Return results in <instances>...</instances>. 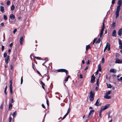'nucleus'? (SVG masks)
Returning a JSON list of instances; mask_svg holds the SVG:
<instances>
[{"label": "nucleus", "mask_w": 122, "mask_h": 122, "mask_svg": "<svg viewBox=\"0 0 122 122\" xmlns=\"http://www.w3.org/2000/svg\"><path fill=\"white\" fill-rule=\"evenodd\" d=\"M105 23V20H103V23H102V28L101 30V32L100 33V38L96 42V43H99L100 41V38H101L103 36V31L105 28V26L104 25Z\"/></svg>", "instance_id": "f257e3e1"}, {"label": "nucleus", "mask_w": 122, "mask_h": 122, "mask_svg": "<svg viewBox=\"0 0 122 122\" xmlns=\"http://www.w3.org/2000/svg\"><path fill=\"white\" fill-rule=\"evenodd\" d=\"M120 10V7L117 6V10L116 12V18H117L119 16V10Z\"/></svg>", "instance_id": "f03ea898"}, {"label": "nucleus", "mask_w": 122, "mask_h": 122, "mask_svg": "<svg viewBox=\"0 0 122 122\" xmlns=\"http://www.w3.org/2000/svg\"><path fill=\"white\" fill-rule=\"evenodd\" d=\"M110 106V104H107L106 105L104 106H103L101 107V110L102 111H103V110H105L108 108Z\"/></svg>", "instance_id": "7ed1b4c3"}, {"label": "nucleus", "mask_w": 122, "mask_h": 122, "mask_svg": "<svg viewBox=\"0 0 122 122\" xmlns=\"http://www.w3.org/2000/svg\"><path fill=\"white\" fill-rule=\"evenodd\" d=\"M100 99H98L97 101L96 102L95 104V105L97 106H98L100 105L101 104V103L100 102Z\"/></svg>", "instance_id": "20e7f679"}, {"label": "nucleus", "mask_w": 122, "mask_h": 122, "mask_svg": "<svg viewBox=\"0 0 122 122\" xmlns=\"http://www.w3.org/2000/svg\"><path fill=\"white\" fill-rule=\"evenodd\" d=\"M58 72H64L66 73V75L68 74V72L65 69H61L58 70Z\"/></svg>", "instance_id": "39448f33"}, {"label": "nucleus", "mask_w": 122, "mask_h": 122, "mask_svg": "<svg viewBox=\"0 0 122 122\" xmlns=\"http://www.w3.org/2000/svg\"><path fill=\"white\" fill-rule=\"evenodd\" d=\"M10 61V59L9 57L8 56H7L5 59V63L6 64H7Z\"/></svg>", "instance_id": "423d86ee"}, {"label": "nucleus", "mask_w": 122, "mask_h": 122, "mask_svg": "<svg viewBox=\"0 0 122 122\" xmlns=\"http://www.w3.org/2000/svg\"><path fill=\"white\" fill-rule=\"evenodd\" d=\"M118 34L120 36H121L122 35V28L120 29L118 31Z\"/></svg>", "instance_id": "0eeeda50"}, {"label": "nucleus", "mask_w": 122, "mask_h": 122, "mask_svg": "<svg viewBox=\"0 0 122 122\" xmlns=\"http://www.w3.org/2000/svg\"><path fill=\"white\" fill-rule=\"evenodd\" d=\"M95 79V77L93 76V75L91 77V83H93L94 82Z\"/></svg>", "instance_id": "6e6552de"}, {"label": "nucleus", "mask_w": 122, "mask_h": 122, "mask_svg": "<svg viewBox=\"0 0 122 122\" xmlns=\"http://www.w3.org/2000/svg\"><path fill=\"white\" fill-rule=\"evenodd\" d=\"M115 62L117 63H122V60L116 59Z\"/></svg>", "instance_id": "1a4fd4ad"}, {"label": "nucleus", "mask_w": 122, "mask_h": 122, "mask_svg": "<svg viewBox=\"0 0 122 122\" xmlns=\"http://www.w3.org/2000/svg\"><path fill=\"white\" fill-rule=\"evenodd\" d=\"M94 112V110H90L89 114L88 117H90V116L91 115H92V113Z\"/></svg>", "instance_id": "9d476101"}, {"label": "nucleus", "mask_w": 122, "mask_h": 122, "mask_svg": "<svg viewBox=\"0 0 122 122\" xmlns=\"http://www.w3.org/2000/svg\"><path fill=\"white\" fill-rule=\"evenodd\" d=\"M110 71L111 72L116 73L117 72V70L116 69H110Z\"/></svg>", "instance_id": "9b49d317"}, {"label": "nucleus", "mask_w": 122, "mask_h": 122, "mask_svg": "<svg viewBox=\"0 0 122 122\" xmlns=\"http://www.w3.org/2000/svg\"><path fill=\"white\" fill-rule=\"evenodd\" d=\"M24 40L23 37H21L20 38V44L21 45L24 42Z\"/></svg>", "instance_id": "f8f14e48"}, {"label": "nucleus", "mask_w": 122, "mask_h": 122, "mask_svg": "<svg viewBox=\"0 0 122 122\" xmlns=\"http://www.w3.org/2000/svg\"><path fill=\"white\" fill-rule=\"evenodd\" d=\"M12 107V105L11 103H9V111H10Z\"/></svg>", "instance_id": "ddd939ff"}, {"label": "nucleus", "mask_w": 122, "mask_h": 122, "mask_svg": "<svg viewBox=\"0 0 122 122\" xmlns=\"http://www.w3.org/2000/svg\"><path fill=\"white\" fill-rule=\"evenodd\" d=\"M104 97L106 99H109L111 98V97L110 96H108V95L105 94V95L104 96Z\"/></svg>", "instance_id": "4468645a"}, {"label": "nucleus", "mask_w": 122, "mask_h": 122, "mask_svg": "<svg viewBox=\"0 0 122 122\" xmlns=\"http://www.w3.org/2000/svg\"><path fill=\"white\" fill-rule=\"evenodd\" d=\"M112 36H113L116 37V31L115 30H114L112 32Z\"/></svg>", "instance_id": "2eb2a0df"}, {"label": "nucleus", "mask_w": 122, "mask_h": 122, "mask_svg": "<svg viewBox=\"0 0 122 122\" xmlns=\"http://www.w3.org/2000/svg\"><path fill=\"white\" fill-rule=\"evenodd\" d=\"M95 95L94 93L92 91L90 92V97H94Z\"/></svg>", "instance_id": "dca6fc26"}, {"label": "nucleus", "mask_w": 122, "mask_h": 122, "mask_svg": "<svg viewBox=\"0 0 122 122\" xmlns=\"http://www.w3.org/2000/svg\"><path fill=\"white\" fill-rule=\"evenodd\" d=\"M10 18L12 20H13L15 18V17L14 15L12 14H11L10 15Z\"/></svg>", "instance_id": "f3484780"}, {"label": "nucleus", "mask_w": 122, "mask_h": 122, "mask_svg": "<svg viewBox=\"0 0 122 122\" xmlns=\"http://www.w3.org/2000/svg\"><path fill=\"white\" fill-rule=\"evenodd\" d=\"M122 2L121 0H119L118 2V5L117 6L120 7L121 6Z\"/></svg>", "instance_id": "a211bd4d"}, {"label": "nucleus", "mask_w": 122, "mask_h": 122, "mask_svg": "<svg viewBox=\"0 0 122 122\" xmlns=\"http://www.w3.org/2000/svg\"><path fill=\"white\" fill-rule=\"evenodd\" d=\"M102 70L101 65V64H100L98 65V69L97 71L98 70L100 71H101Z\"/></svg>", "instance_id": "6ab92c4d"}, {"label": "nucleus", "mask_w": 122, "mask_h": 122, "mask_svg": "<svg viewBox=\"0 0 122 122\" xmlns=\"http://www.w3.org/2000/svg\"><path fill=\"white\" fill-rule=\"evenodd\" d=\"M0 10L2 13H4V9L3 6H1V7Z\"/></svg>", "instance_id": "aec40b11"}, {"label": "nucleus", "mask_w": 122, "mask_h": 122, "mask_svg": "<svg viewBox=\"0 0 122 122\" xmlns=\"http://www.w3.org/2000/svg\"><path fill=\"white\" fill-rule=\"evenodd\" d=\"M9 87L10 88H12V81L11 80H10L9 83Z\"/></svg>", "instance_id": "412c9836"}, {"label": "nucleus", "mask_w": 122, "mask_h": 122, "mask_svg": "<svg viewBox=\"0 0 122 122\" xmlns=\"http://www.w3.org/2000/svg\"><path fill=\"white\" fill-rule=\"evenodd\" d=\"M41 83L42 84V88L45 89V88L44 87V86L45 85V84L42 81H41Z\"/></svg>", "instance_id": "4be33fe9"}, {"label": "nucleus", "mask_w": 122, "mask_h": 122, "mask_svg": "<svg viewBox=\"0 0 122 122\" xmlns=\"http://www.w3.org/2000/svg\"><path fill=\"white\" fill-rule=\"evenodd\" d=\"M70 77V76H68L67 77L65 78L64 80V81H65L66 82L67 81H68V79Z\"/></svg>", "instance_id": "5701e85b"}, {"label": "nucleus", "mask_w": 122, "mask_h": 122, "mask_svg": "<svg viewBox=\"0 0 122 122\" xmlns=\"http://www.w3.org/2000/svg\"><path fill=\"white\" fill-rule=\"evenodd\" d=\"M118 40L119 44L120 45H122V41L119 39H118Z\"/></svg>", "instance_id": "b1692460"}, {"label": "nucleus", "mask_w": 122, "mask_h": 122, "mask_svg": "<svg viewBox=\"0 0 122 122\" xmlns=\"http://www.w3.org/2000/svg\"><path fill=\"white\" fill-rule=\"evenodd\" d=\"M90 100L91 101H93L94 99V97H89Z\"/></svg>", "instance_id": "393cba45"}, {"label": "nucleus", "mask_w": 122, "mask_h": 122, "mask_svg": "<svg viewBox=\"0 0 122 122\" xmlns=\"http://www.w3.org/2000/svg\"><path fill=\"white\" fill-rule=\"evenodd\" d=\"M108 44V42H107V43L106 45V46H105V48L104 50V52H105V51L106 50V49L107 48L108 46H107V45Z\"/></svg>", "instance_id": "a878e982"}, {"label": "nucleus", "mask_w": 122, "mask_h": 122, "mask_svg": "<svg viewBox=\"0 0 122 122\" xmlns=\"http://www.w3.org/2000/svg\"><path fill=\"white\" fill-rule=\"evenodd\" d=\"M91 48L90 46L89 45L86 46V50H87Z\"/></svg>", "instance_id": "bb28decb"}, {"label": "nucleus", "mask_w": 122, "mask_h": 122, "mask_svg": "<svg viewBox=\"0 0 122 122\" xmlns=\"http://www.w3.org/2000/svg\"><path fill=\"white\" fill-rule=\"evenodd\" d=\"M111 91H109L107 92L106 93V95H110L111 94Z\"/></svg>", "instance_id": "cd10ccee"}, {"label": "nucleus", "mask_w": 122, "mask_h": 122, "mask_svg": "<svg viewBox=\"0 0 122 122\" xmlns=\"http://www.w3.org/2000/svg\"><path fill=\"white\" fill-rule=\"evenodd\" d=\"M99 79H97V83H96V84L97 86H99Z\"/></svg>", "instance_id": "c85d7f7f"}, {"label": "nucleus", "mask_w": 122, "mask_h": 122, "mask_svg": "<svg viewBox=\"0 0 122 122\" xmlns=\"http://www.w3.org/2000/svg\"><path fill=\"white\" fill-rule=\"evenodd\" d=\"M103 111H101V110L99 112V117H102V115H101V112H102Z\"/></svg>", "instance_id": "c756f323"}, {"label": "nucleus", "mask_w": 122, "mask_h": 122, "mask_svg": "<svg viewBox=\"0 0 122 122\" xmlns=\"http://www.w3.org/2000/svg\"><path fill=\"white\" fill-rule=\"evenodd\" d=\"M16 111H15L13 113V116L14 117H15L16 116Z\"/></svg>", "instance_id": "7c9ffc66"}, {"label": "nucleus", "mask_w": 122, "mask_h": 122, "mask_svg": "<svg viewBox=\"0 0 122 122\" xmlns=\"http://www.w3.org/2000/svg\"><path fill=\"white\" fill-rule=\"evenodd\" d=\"M15 7L14 5H12L11 7V10H13L15 9Z\"/></svg>", "instance_id": "2f4dec72"}, {"label": "nucleus", "mask_w": 122, "mask_h": 122, "mask_svg": "<svg viewBox=\"0 0 122 122\" xmlns=\"http://www.w3.org/2000/svg\"><path fill=\"white\" fill-rule=\"evenodd\" d=\"M7 90V86H6V87L5 88V91H4V92L5 94L6 95H7V92H6V91Z\"/></svg>", "instance_id": "473e14b6"}, {"label": "nucleus", "mask_w": 122, "mask_h": 122, "mask_svg": "<svg viewBox=\"0 0 122 122\" xmlns=\"http://www.w3.org/2000/svg\"><path fill=\"white\" fill-rule=\"evenodd\" d=\"M107 86L108 88H111L112 87L111 85L110 84H107Z\"/></svg>", "instance_id": "72a5a7b5"}, {"label": "nucleus", "mask_w": 122, "mask_h": 122, "mask_svg": "<svg viewBox=\"0 0 122 122\" xmlns=\"http://www.w3.org/2000/svg\"><path fill=\"white\" fill-rule=\"evenodd\" d=\"M4 20H6L7 19V16L5 15H4Z\"/></svg>", "instance_id": "f704fd0d"}, {"label": "nucleus", "mask_w": 122, "mask_h": 122, "mask_svg": "<svg viewBox=\"0 0 122 122\" xmlns=\"http://www.w3.org/2000/svg\"><path fill=\"white\" fill-rule=\"evenodd\" d=\"M10 93L11 94H12L13 93L12 88H10Z\"/></svg>", "instance_id": "c9c22d12"}, {"label": "nucleus", "mask_w": 122, "mask_h": 122, "mask_svg": "<svg viewBox=\"0 0 122 122\" xmlns=\"http://www.w3.org/2000/svg\"><path fill=\"white\" fill-rule=\"evenodd\" d=\"M7 54L6 53H5L4 54V57H7Z\"/></svg>", "instance_id": "e433bc0d"}, {"label": "nucleus", "mask_w": 122, "mask_h": 122, "mask_svg": "<svg viewBox=\"0 0 122 122\" xmlns=\"http://www.w3.org/2000/svg\"><path fill=\"white\" fill-rule=\"evenodd\" d=\"M112 26L113 27H115V23L113 22L112 24Z\"/></svg>", "instance_id": "4c0bfd02"}, {"label": "nucleus", "mask_w": 122, "mask_h": 122, "mask_svg": "<svg viewBox=\"0 0 122 122\" xmlns=\"http://www.w3.org/2000/svg\"><path fill=\"white\" fill-rule=\"evenodd\" d=\"M110 113L111 112H109L108 113V117L109 118L110 117H111L110 116Z\"/></svg>", "instance_id": "58836bf2"}, {"label": "nucleus", "mask_w": 122, "mask_h": 122, "mask_svg": "<svg viewBox=\"0 0 122 122\" xmlns=\"http://www.w3.org/2000/svg\"><path fill=\"white\" fill-rule=\"evenodd\" d=\"M107 46H108V50L109 51L110 50V45L108 43L107 45Z\"/></svg>", "instance_id": "ea45409f"}, {"label": "nucleus", "mask_w": 122, "mask_h": 122, "mask_svg": "<svg viewBox=\"0 0 122 122\" xmlns=\"http://www.w3.org/2000/svg\"><path fill=\"white\" fill-rule=\"evenodd\" d=\"M23 82V76H22L21 78V84H22Z\"/></svg>", "instance_id": "a19ab883"}, {"label": "nucleus", "mask_w": 122, "mask_h": 122, "mask_svg": "<svg viewBox=\"0 0 122 122\" xmlns=\"http://www.w3.org/2000/svg\"><path fill=\"white\" fill-rule=\"evenodd\" d=\"M97 38H95V39H94V40H93V45L94 43L95 42L96 43V40L97 39Z\"/></svg>", "instance_id": "79ce46f5"}, {"label": "nucleus", "mask_w": 122, "mask_h": 122, "mask_svg": "<svg viewBox=\"0 0 122 122\" xmlns=\"http://www.w3.org/2000/svg\"><path fill=\"white\" fill-rule=\"evenodd\" d=\"M2 51H3L4 50V46H3V45H2Z\"/></svg>", "instance_id": "37998d69"}, {"label": "nucleus", "mask_w": 122, "mask_h": 122, "mask_svg": "<svg viewBox=\"0 0 122 122\" xmlns=\"http://www.w3.org/2000/svg\"><path fill=\"white\" fill-rule=\"evenodd\" d=\"M36 59H38V60H40L41 59V58L38 57H34Z\"/></svg>", "instance_id": "c03bdc74"}, {"label": "nucleus", "mask_w": 122, "mask_h": 122, "mask_svg": "<svg viewBox=\"0 0 122 122\" xmlns=\"http://www.w3.org/2000/svg\"><path fill=\"white\" fill-rule=\"evenodd\" d=\"M12 118L11 117H10L9 119V122H11V121L12 120Z\"/></svg>", "instance_id": "a18cd8bd"}, {"label": "nucleus", "mask_w": 122, "mask_h": 122, "mask_svg": "<svg viewBox=\"0 0 122 122\" xmlns=\"http://www.w3.org/2000/svg\"><path fill=\"white\" fill-rule=\"evenodd\" d=\"M119 54L118 53H117L115 55V56L116 57H118L119 56Z\"/></svg>", "instance_id": "49530a36"}, {"label": "nucleus", "mask_w": 122, "mask_h": 122, "mask_svg": "<svg viewBox=\"0 0 122 122\" xmlns=\"http://www.w3.org/2000/svg\"><path fill=\"white\" fill-rule=\"evenodd\" d=\"M17 29H15L13 31V33L15 34V33L17 31Z\"/></svg>", "instance_id": "de8ad7c7"}, {"label": "nucleus", "mask_w": 122, "mask_h": 122, "mask_svg": "<svg viewBox=\"0 0 122 122\" xmlns=\"http://www.w3.org/2000/svg\"><path fill=\"white\" fill-rule=\"evenodd\" d=\"M104 61H105V60H104V58H103L102 59V62L103 63H104Z\"/></svg>", "instance_id": "09e8293b"}, {"label": "nucleus", "mask_w": 122, "mask_h": 122, "mask_svg": "<svg viewBox=\"0 0 122 122\" xmlns=\"http://www.w3.org/2000/svg\"><path fill=\"white\" fill-rule=\"evenodd\" d=\"M3 104L1 105L0 106V108L1 109H2L3 108Z\"/></svg>", "instance_id": "8fccbe9b"}, {"label": "nucleus", "mask_w": 122, "mask_h": 122, "mask_svg": "<svg viewBox=\"0 0 122 122\" xmlns=\"http://www.w3.org/2000/svg\"><path fill=\"white\" fill-rule=\"evenodd\" d=\"M115 0H112V4H114L115 3Z\"/></svg>", "instance_id": "3c124183"}, {"label": "nucleus", "mask_w": 122, "mask_h": 122, "mask_svg": "<svg viewBox=\"0 0 122 122\" xmlns=\"http://www.w3.org/2000/svg\"><path fill=\"white\" fill-rule=\"evenodd\" d=\"M70 110H71V109L70 108V107H69V108L68 109V111L67 112L69 113V112H70Z\"/></svg>", "instance_id": "603ef678"}, {"label": "nucleus", "mask_w": 122, "mask_h": 122, "mask_svg": "<svg viewBox=\"0 0 122 122\" xmlns=\"http://www.w3.org/2000/svg\"><path fill=\"white\" fill-rule=\"evenodd\" d=\"M10 3V1H8L7 2V5H9Z\"/></svg>", "instance_id": "864d4df0"}, {"label": "nucleus", "mask_w": 122, "mask_h": 122, "mask_svg": "<svg viewBox=\"0 0 122 122\" xmlns=\"http://www.w3.org/2000/svg\"><path fill=\"white\" fill-rule=\"evenodd\" d=\"M119 48L120 49H122V45H120L119 46Z\"/></svg>", "instance_id": "5fc2aeb1"}, {"label": "nucleus", "mask_w": 122, "mask_h": 122, "mask_svg": "<svg viewBox=\"0 0 122 122\" xmlns=\"http://www.w3.org/2000/svg\"><path fill=\"white\" fill-rule=\"evenodd\" d=\"M11 103H13L14 102V100H13L12 98L11 99Z\"/></svg>", "instance_id": "6e6d98bb"}, {"label": "nucleus", "mask_w": 122, "mask_h": 122, "mask_svg": "<svg viewBox=\"0 0 122 122\" xmlns=\"http://www.w3.org/2000/svg\"><path fill=\"white\" fill-rule=\"evenodd\" d=\"M13 45V43H11L10 45H9V46L10 47H11L12 45Z\"/></svg>", "instance_id": "4d7b16f0"}, {"label": "nucleus", "mask_w": 122, "mask_h": 122, "mask_svg": "<svg viewBox=\"0 0 122 122\" xmlns=\"http://www.w3.org/2000/svg\"><path fill=\"white\" fill-rule=\"evenodd\" d=\"M83 77L82 75L81 74H80L79 78H83Z\"/></svg>", "instance_id": "13d9d810"}, {"label": "nucleus", "mask_w": 122, "mask_h": 122, "mask_svg": "<svg viewBox=\"0 0 122 122\" xmlns=\"http://www.w3.org/2000/svg\"><path fill=\"white\" fill-rule=\"evenodd\" d=\"M117 80H121L122 81V77H120V79H118Z\"/></svg>", "instance_id": "bf43d9fd"}, {"label": "nucleus", "mask_w": 122, "mask_h": 122, "mask_svg": "<svg viewBox=\"0 0 122 122\" xmlns=\"http://www.w3.org/2000/svg\"><path fill=\"white\" fill-rule=\"evenodd\" d=\"M42 107H43V108H45V107L44 105L43 104H42Z\"/></svg>", "instance_id": "052dcab7"}, {"label": "nucleus", "mask_w": 122, "mask_h": 122, "mask_svg": "<svg viewBox=\"0 0 122 122\" xmlns=\"http://www.w3.org/2000/svg\"><path fill=\"white\" fill-rule=\"evenodd\" d=\"M46 103L48 106H49V102L47 100H46Z\"/></svg>", "instance_id": "680f3d73"}, {"label": "nucleus", "mask_w": 122, "mask_h": 122, "mask_svg": "<svg viewBox=\"0 0 122 122\" xmlns=\"http://www.w3.org/2000/svg\"><path fill=\"white\" fill-rule=\"evenodd\" d=\"M37 71L38 74L39 75H40L41 76V74L38 71Z\"/></svg>", "instance_id": "e2e57ef3"}, {"label": "nucleus", "mask_w": 122, "mask_h": 122, "mask_svg": "<svg viewBox=\"0 0 122 122\" xmlns=\"http://www.w3.org/2000/svg\"><path fill=\"white\" fill-rule=\"evenodd\" d=\"M66 117L65 115L62 118V120H63Z\"/></svg>", "instance_id": "0e129e2a"}, {"label": "nucleus", "mask_w": 122, "mask_h": 122, "mask_svg": "<svg viewBox=\"0 0 122 122\" xmlns=\"http://www.w3.org/2000/svg\"><path fill=\"white\" fill-rule=\"evenodd\" d=\"M88 68V67L87 66L86 67V68L85 69H84V70L85 71L86 70H87V69Z\"/></svg>", "instance_id": "69168bd1"}, {"label": "nucleus", "mask_w": 122, "mask_h": 122, "mask_svg": "<svg viewBox=\"0 0 122 122\" xmlns=\"http://www.w3.org/2000/svg\"><path fill=\"white\" fill-rule=\"evenodd\" d=\"M11 69L12 70L13 69V66L12 65H11Z\"/></svg>", "instance_id": "338daca9"}, {"label": "nucleus", "mask_w": 122, "mask_h": 122, "mask_svg": "<svg viewBox=\"0 0 122 122\" xmlns=\"http://www.w3.org/2000/svg\"><path fill=\"white\" fill-rule=\"evenodd\" d=\"M1 25L2 26H3L4 25V24L3 23H1Z\"/></svg>", "instance_id": "774afa93"}]
</instances>
